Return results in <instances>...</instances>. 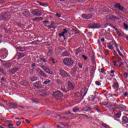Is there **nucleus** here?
Here are the masks:
<instances>
[{
    "instance_id": "nucleus-1",
    "label": "nucleus",
    "mask_w": 128,
    "mask_h": 128,
    "mask_svg": "<svg viewBox=\"0 0 128 128\" xmlns=\"http://www.w3.org/2000/svg\"><path fill=\"white\" fill-rule=\"evenodd\" d=\"M74 60L70 58H65L63 60V63L66 66H70L72 68V66H74Z\"/></svg>"
},
{
    "instance_id": "nucleus-2",
    "label": "nucleus",
    "mask_w": 128,
    "mask_h": 128,
    "mask_svg": "<svg viewBox=\"0 0 128 128\" xmlns=\"http://www.w3.org/2000/svg\"><path fill=\"white\" fill-rule=\"evenodd\" d=\"M64 96V94L60 90L56 91L53 93V98L58 100H60Z\"/></svg>"
},
{
    "instance_id": "nucleus-3",
    "label": "nucleus",
    "mask_w": 128,
    "mask_h": 128,
    "mask_svg": "<svg viewBox=\"0 0 128 128\" xmlns=\"http://www.w3.org/2000/svg\"><path fill=\"white\" fill-rule=\"evenodd\" d=\"M101 26L99 24L90 23L88 24V28H100Z\"/></svg>"
},
{
    "instance_id": "nucleus-4",
    "label": "nucleus",
    "mask_w": 128,
    "mask_h": 128,
    "mask_svg": "<svg viewBox=\"0 0 128 128\" xmlns=\"http://www.w3.org/2000/svg\"><path fill=\"white\" fill-rule=\"evenodd\" d=\"M59 72L60 76H63V78H70V74L63 69L60 70Z\"/></svg>"
},
{
    "instance_id": "nucleus-5",
    "label": "nucleus",
    "mask_w": 128,
    "mask_h": 128,
    "mask_svg": "<svg viewBox=\"0 0 128 128\" xmlns=\"http://www.w3.org/2000/svg\"><path fill=\"white\" fill-rule=\"evenodd\" d=\"M116 10H118L120 12H124V7L122 6L120 3H116L114 6Z\"/></svg>"
},
{
    "instance_id": "nucleus-6",
    "label": "nucleus",
    "mask_w": 128,
    "mask_h": 128,
    "mask_svg": "<svg viewBox=\"0 0 128 128\" xmlns=\"http://www.w3.org/2000/svg\"><path fill=\"white\" fill-rule=\"evenodd\" d=\"M34 86L38 89L42 88V82L40 81L36 82L34 84Z\"/></svg>"
},
{
    "instance_id": "nucleus-7",
    "label": "nucleus",
    "mask_w": 128,
    "mask_h": 128,
    "mask_svg": "<svg viewBox=\"0 0 128 128\" xmlns=\"http://www.w3.org/2000/svg\"><path fill=\"white\" fill-rule=\"evenodd\" d=\"M19 70L20 68L18 67H14L13 68L8 70V72H9L10 74H14V73L16 72Z\"/></svg>"
},
{
    "instance_id": "nucleus-8",
    "label": "nucleus",
    "mask_w": 128,
    "mask_h": 128,
    "mask_svg": "<svg viewBox=\"0 0 128 128\" xmlns=\"http://www.w3.org/2000/svg\"><path fill=\"white\" fill-rule=\"evenodd\" d=\"M106 18L107 20H120V18H118V16H114L112 14H108L106 16Z\"/></svg>"
},
{
    "instance_id": "nucleus-9",
    "label": "nucleus",
    "mask_w": 128,
    "mask_h": 128,
    "mask_svg": "<svg viewBox=\"0 0 128 128\" xmlns=\"http://www.w3.org/2000/svg\"><path fill=\"white\" fill-rule=\"evenodd\" d=\"M40 68L43 70H44L46 72H47V74H53L52 72H51L50 70L48 68L44 66H41Z\"/></svg>"
},
{
    "instance_id": "nucleus-10",
    "label": "nucleus",
    "mask_w": 128,
    "mask_h": 128,
    "mask_svg": "<svg viewBox=\"0 0 128 128\" xmlns=\"http://www.w3.org/2000/svg\"><path fill=\"white\" fill-rule=\"evenodd\" d=\"M82 18H84V20H90V18H92V14H82Z\"/></svg>"
},
{
    "instance_id": "nucleus-11",
    "label": "nucleus",
    "mask_w": 128,
    "mask_h": 128,
    "mask_svg": "<svg viewBox=\"0 0 128 128\" xmlns=\"http://www.w3.org/2000/svg\"><path fill=\"white\" fill-rule=\"evenodd\" d=\"M68 89L69 90H74V88H76V87H74V84H72V82H70V81L68 82Z\"/></svg>"
},
{
    "instance_id": "nucleus-12",
    "label": "nucleus",
    "mask_w": 128,
    "mask_h": 128,
    "mask_svg": "<svg viewBox=\"0 0 128 128\" xmlns=\"http://www.w3.org/2000/svg\"><path fill=\"white\" fill-rule=\"evenodd\" d=\"M36 72H38L39 74L42 76H44V78L46 77V73L42 71V70L38 68L36 70Z\"/></svg>"
},
{
    "instance_id": "nucleus-13",
    "label": "nucleus",
    "mask_w": 128,
    "mask_h": 128,
    "mask_svg": "<svg viewBox=\"0 0 128 128\" xmlns=\"http://www.w3.org/2000/svg\"><path fill=\"white\" fill-rule=\"evenodd\" d=\"M12 62H10L9 63H5L3 64V66H4V68H6V70H8V68H10V66H12Z\"/></svg>"
},
{
    "instance_id": "nucleus-14",
    "label": "nucleus",
    "mask_w": 128,
    "mask_h": 128,
    "mask_svg": "<svg viewBox=\"0 0 128 128\" xmlns=\"http://www.w3.org/2000/svg\"><path fill=\"white\" fill-rule=\"evenodd\" d=\"M72 72L71 74L73 76V78H74V76H76V67H74L72 68Z\"/></svg>"
},
{
    "instance_id": "nucleus-15",
    "label": "nucleus",
    "mask_w": 128,
    "mask_h": 128,
    "mask_svg": "<svg viewBox=\"0 0 128 128\" xmlns=\"http://www.w3.org/2000/svg\"><path fill=\"white\" fill-rule=\"evenodd\" d=\"M49 30L50 28H56V26H54V23L53 22H52L50 25L48 26Z\"/></svg>"
},
{
    "instance_id": "nucleus-16",
    "label": "nucleus",
    "mask_w": 128,
    "mask_h": 128,
    "mask_svg": "<svg viewBox=\"0 0 128 128\" xmlns=\"http://www.w3.org/2000/svg\"><path fill=\"white\" fill-rule=\"evenodd\" d=\"M6 20V13L2 12L0 14V20Z\"/></svg>"
},
{
    "instance_id": "nucleus-17",
    "label": "nucleus",
    "mask_w": 128,
    "mask_h": 128,
    "mask_svg": "<svg viewBox=\"0 0 128 128\" xmlns=\"http://www.w3.org/2000/svg\"><path fill=\"white\" fill-rule=\"evenodd\" d=\"M10 106H11V108H18V105H16V104H14V102H12L10 103Z\"/></svg>"
},
{
    "instance_id": "nucleus-18",
    "label": "nucleus",
    "mask_w": 128,
    "mask_h": 128,
    "mask_svg": "<svg viewBox=\"0 0 128 128\" xmlns=\"http://www.w3.org/2000/svg\"><path fill=\"white\" fill-rule=\"evenodd\" d=\"M122 122L124 124H128V118L126 116H124L122 117Z\"/></svg>"
},
{
    "instance_id": "nucleus-19",
    "label": "nucleus",
    "mask_w": 128,
    "mask_h": 128,
    "mask_svg": "<svg viewBox=\"0 0 128 128\" xmlns=\"http://www.w3.org/2000/svg\"><path fill=\"white\" fill-rule=\"evenodd\" d=\"M22 14H24V16H30V12L24 10L23 12H22Z\"/></svg>"
},
{
    "instance_id": "nucleus-20",
    "label": "nucleus",
    "mask_w": 128,
    "mask_h": 128,
    "mask_svg": "<svg viewBox=\"0 0 128 128\" xmlns=\"http://www.w3.org/2000/svg\"><path fill=\"white\" fill-rule=\"evenodd\" d=\"M17 50L19 52H24V50H26V48L22 46L18 47Z\"/></svg>"
},
{
    "instance_id": "nucleus-21",
    "label": "nucleus",
    "mask_w": 128,
    "mask_h": 128,
    "mask_svg": "<svg viewBox=\"0 0 128 128\" xmlns=\"http://www.w3.org/2000/svg\"><path fill=\"white\" fill-rule=\"evenodd\" d=\"M0 72H2V74H3L6 76V72L4 69V68H2V67H0Z\"/></svg>"
},
{
    "instance_id": "nucleus-22",
    "label": "nucleus",
    "mask_w": 128,
    "mask_h": 128,
    "mask_svg": "<svg viewBox=\"0 0 128 128\" xmlns=\"http://www.w3.org/2000/svg\"><path fill=\"white\" fill-rule=\"evenodd\" d=\"M114 88H118V83L114 82L112 85Z\"/></svg>"
},
{
    "instance_id": "nucleus-23",
    "label": "nucleus",
    "mask_w": 128,
    "mask_h": 128,
    "mask_svg": "<svg viewBox=\"0 0 128 128\" xmlns=\"http://www.w3.org/2000/svg\"><path fill=\"white\" fill-rule=\"evenodd\" d=\"M24 56H26V54L24 53H18V57L19 58H24Z\"/></svg>"
},
{
    "instance_id": "nucleus-24",
    "label": "nucleus",
    "mask_w": 128,
    "mask_h": 128,
    "mask_svg": "<svg viewBox=\"0 0 128 128\" xmlns=\"http://www.w3.org/2000/svg\"><path fill=\"white\" fill-rule=\"evenodd\" d=\"M62 56H70V54H68V52L64 51V52H62Z\"/></svg>"
},
{
    "instance_id": "nucleus-25",
    "label": "nucleus",
    "mask_w": 128,
    "mask_h": 128,
    "mask_svg": "<svg viewBox=\"0 0 128 128\" xmlns=\"http://www.w3.org/2000/svg\"><path fill=\"white\" fill-rule=\"evenodd\" d=\"M120 113L117 112L115 114L114 117L116 118H120Z\"/></svg>"
},
{
    "instance_id": "nucleus-26",
    "label": "nucleus",
    "mask_w": 128,
    "mask_h": 128,
    "mask_svg": "<svg viewBox=\"0 0 128 128\" xmlns=\"http://www.w3.org/2000/svg\"><path fill=\"white\" fill-rule=\"evenodd\" d=\"M72 32H74V34H80V31L78 29L76 30L74 28H72Z\"/></svg>"
},
{
    "instance_id": "nucleus-27",
    "label": "nucleus",
    "mask_w": 128,
    "mask_h": 128,
    "mask_svg": "<svg viewBox=\"0 0 128 128\" xmlns=\"http://www.w3.org/2000/svg\"><path fill=\"white\" fill-rule=\"evenodd\" d=\"M76 55L78 54H80V52H82V50H80V48L76 49Z\"/></svg>"
},
{
    "instance_id": "nucleus-28",
    "label": "nucleus",
    "mask_w": 128,
    "mask_h": 128,
    "mask_svg": "<svg viewBox=\"0 0 128 128\" xmlns=\"http://www.w3.org/2000/svg\"><path fill=\"white\" fill-rule=\"evenodd\" d=\"M31 82H34L38 80L37 76H34L30 78Z\"/></svg>"
},
{
    "instance_id": "nucleus-29",
    "label": "nucleus",
    "mask_w": 128,
    "mask_h": 128,
    "mask_svg": "<svg viewBox=\"0 0 128 128\" xmlns=\"http://www.w3.org/2000/svg\"><path fill=\"white\" fill-rule=\"evenodd\" d=\"M101 124L104 128H110V127L108 125V124H106L104 123H102Z\"/></svg>"
},
{
    "instance_id": "nucleus-30",
    "label": "nucleus",
    "mask_w": 128,
    "mask_h": 128,
    "mask_svg": "<svg viewBox=\"0 0 128 128\" xmlns=\"http://www.w3.org/2000/svg\"><path fill=\"white\" fill-rule=\"evenodd\" d=\"M51 82V81L50 80H48V79H47L46 81H44V82H43V84H50Z\"/></svg>"
},
{
    "instance_id": "nucleus-31",
    "label": "nucleus",
    "mask_w": 128,
    "mask_h": 128,
    "mask_svg": "<svg viewBox=\"0 0 128 128\" xmlns=\"http://www.w3.org/2000/svg\"><path fill=\"white\" fill-rule=\"evenodd\" d=\"M36 4L38 6H44V3H42V2L38 1L36 2Z\"/></svg>"
},
{
    "instance_id": "nucleus-32",
    "label": "nucleus",
    "mask_w": 128,
    "mask_h": 128,
    "mask_svg": "<svg viewBox=\"0 0 128 128\" xmlns=\"http://www.w3.org/2000/svg\"><path fill=\"white\" fill-rule=\"evenodd\" d=\"M72 110L74 112H78V110H80V108H75L72 109Z\"/></svg>"
},
{
    "instance_id": "nucleus-33",
    "label": "nucleus",
    "mask_w": 128,
    "mask_h": 128,
    "mask_svg": "<svg viewBox=\"0 0 128 128\" xmlns=\"http://www.w3.org/2000/svg\"><path fill=\"white\" fill-rule=\"evenodd\" d=\"M64 114H70L71 116H74V114L72 113L70 111H66L64 113Z\"/></svg>"
},
{
    "instance_id": "nucleus-34",
    "label": "nucleus",
    "mask_w": 128,
    "mask_h": 128,
    "mask_svg": "<svg viewBox=\"0 0 128 128\" xmlns=\"http://www.w3.org/2000/svg\"><path fill=\"white\" fill-rule=\"evenodd\" d=\"M108 48H110V50L114 49V48L112 47V44H110V43L108 44Z\"/></svg>"
},
{
    "instance_id": "nucleus-35",
    "label": "nucleus",
    "mask_w": 128,
    "mask_h": 128,
    "mask_svg": "<svg viewBox=\"0 0 128 128\" xmlns=\"http://www.w3.org/2000/svg\"><path fill=\"white\" fill-rule=\"evenodd\" d=\"M5 18H6H6H10L11 16H10V15L5 13Z\"/></svg>"
},
{
    "instance_id": "nucleus-36",
    "label": "nucleus",
    "mask_w": 128,
    "mask_h": 128,
    "mask_svg": "<svg viewBox=\"0 0 128 128\" xmlns=\"http://www.w3.org/2000/svg\"><path fill=\"white\" fill-rule=\"evenodd\" d=\"M61 90L63 92H68V90H66V88H64L63 87H62Z\"/></svg>"
},
{
    "instance_id": "nucleus-37",
    "label": "nucleus",
    "mask_w": 128,
    "mask_h": 128,
    "mask_svg": "<svg viewBox=\"0 0 128 128\" xmlns=\"http://www.w3.org/2000/svg\"><path fill=\"white\" fill-rule=\"evenodd\" d=\"M58 36H60V38H62V36H63L64 40H66V36L64 35L62 33L59 34Z\"/></svg>"
},
{
    "instance_id": "nucleus-38",
    "label": "nucleus",
    "mask_w": 128,
    "mask_h": 128,
    "mask_svg": "<svg viewBox=\"0 0 128 128\" xmlns=\"http://www.w3.org/2000/svg\"><path fill=\"white\" fill-rule=\"evenodd\" d=\"M16 126H20V124H22V122L20 120L16 122Z\"/></svg>"
},
{
    "instance_id": "nucleus-39",
    "label": "nucleus",
    "mask_w": 128,
    "mask_h": 128,
    "mask_svg": "<svg viewBox=\"0 0 128 128\" xmlns=\"http://www.w3.org/2000/svg\"><path fill=\"white\" fill-rule=\"evenodd\" d=\"M62 118H64V120H70V118H68V117H60V119L62 120Z\"/></svg>"
},
{
    "instance_id": "nucleus-40",
    "label": "nucleus",
    "mask_w": 128,
    "mask_h": 128,
    "mask_svg": "<svg viewBox=\"0 0 128 128\" xmlns=\"http://www.w3.org/2000/svg\"><path fill=\"white\" fill-rule=\"evenodd\" d=\"M123 24H124V28H126V30H128V24H126V23H124Z\"/></svg>"
},
{
    "instance_id": "nucleus-41",
    "label": "nucleus",
    "mask_w": 128,
    "mask_h": 128,
    "mask_svg": "<svg viewBox=\"0 0 128 128\" xmlns=\"http://www.w3.org/2000/svg\"><path fill=\"white\" fill-rule=\"evenodd\" d=\"M40 60H41V62H46V60L44 58H40Z\"/></svg>"
},
{
    "instance_id": "nucleus-42",
    "label": "nucleus",
    "mask_w": 128,
    "mask_h": 128,
    "mask_svg": "<svg viewBox=\"0 0 128 128\" xmlns=\"http://www.w3.org/2000/svg\"><path fill=\"white\" fill-rule=\"evenodd\" d=\"M63 32H64V34H68V29H66V28H64L63 30Z\"/></svg>"
},
{
    "instance_id": "nucleus-43",
    "label": "nucleus",
    "mask_w": 128,
    "mask_h": 128,
    "mask_svg": "<svg viewBox=\"0 0 128 128\" xmlns=\"http://www.w3.org/2000/svg\"><path fill=\"white\" fill-rule=\"evenodd\" d=\"M117 52L119 54L120 56H122V52H120V49H118V48H117Z\"/></svg>"
},
{
    "instance_id": "nucleus-44",
    "label": "nucleus",
    "mask_w": 128,
    "mask_h": 128,
    "mask_svg": "<svg viewBox=\"0 0 128 128\" xmlns=\"http://www.w3.org/2000/svg\"><path fill=\"white\" fill-rule=\"evenodd\" d=\"M88 12H94V8H90L88 9Z\"/></svg>"
},
{
    "instance_id": "nucleus-45",
    "label": "nucleus",
    "mask_w": 128,
    "mask_h": 128,
    "mask_svg": "<svg viewBox=\"0 0 128 128\" xmlns=\"http://www.w3.org/2000/svg\"><path fill=\"white\" fill-rule=\"evenodd\" d=\"M86 108L87 110H92V108H90V106H86Z\"/></svg>"
},
{
    "instance_id": "nucleus-46",
    "label": "nucleus",
    "mask_w": 128,
    "mask_h": 128,
    "mask_svg": "<svg viewBox=\"0 0 128 128\" xmlns=\"http://www.w3.org/2000/svg\"><path fill=\"white\" fill-rule=\"evenodd\" d=\"M110 26H111L112 28H114V30H118V28H116V26L110 24Z\"/></svg>"
},
{
    "instance_id": "nucleus-47",
    "label": "nucleus",
    "mask_w": 128,
    "mask_h": 128,
    "mask_svg": "<svg viewBox=\"0 0 128 128\" xmlns=\"http://www.w3.org/2000/svg\"><path fill=\"white\" fill-rule=\"evenodd\" d=\"M108 52H110V51L108 50H105V54L106 56H108Z\"/></svg>"
},
{
    "instance_id": "nucleus-48",
    "label": "nucleus",
    "mask_w": 128,
    "mask_h": 128,
    "mask_svg": "<svg viewBox=\"0 0 128 128\" xmlns=\"http://www.w3.org/2000/svg\"><path fill=\"white\" fill-rule=\"evenodd\" d=\"M96 96L92 95L91 96L92 100V101L94 100V98H96Z\"/></svg>"
},
{
    "instance_id": "nucleus-49",
    "label": "nucleus",
    "mask_w": 128,
    "mask_h": 128,
    "mask_svg": "<svg viewBox=\"0 0 128 128\" xmlns=\"http://www.w3.org/2000/svg\"><path fill=\"white\" fill-rule=\"evenodd\" d=\"M78 66L80 68H82V63H78Z\"/></svg>"
},
{
    "instance_id": "nucleus-50",
    "label": "nucleus",
    "mask_w": 128,
    "mask_h": 128,
    "mask_svg": "<svg viewBox=\"0 0 128 128\" xmlns=\"http://www.w3.org/2000/svg\"><path fill=\"white\" fill-rule=\"evenodd\" d=\"M128 74L127 72H125L124 73V74H123V76L124 78H128Z\"/></svg>"
},
{
    "instance_id": "nucleus-51",
    "label": "nucleus",
    "mask_w": 128,
    "mask_h": 128,
    "mask_svg": "<svg viewBox=\"0 0 128 128\" xmlns=\"http://www.w3.org/2000/svg\"><path fill=\"white\" fill-rule=\"evenodd\" d=\"M95 84H96L97 86H100V82H98V81H96V82H95Z\"/></svg>"
},
{
    "instance_id": "nucleus-52",
    "label": "nucleus",
    "mask_w": 128,
    "mask_h": 128,
    "mask_svg": "<svg viewBox=\"0 0 128 128\" xmlns=\"http://www.w3.org/2000/svg\"><path fill=\"white\" fill-rule=\"evenodd\" d=\"M82 57L84 59L86 60H88V56H84V55H82Z\"/></svg>"
},
{
    "instance_id": "nucleus-53",
    "label": "nucleus",
    "mask_w": 128,
    "mask_h": 128,
    "mask_svg": "<svg viewBox=\"0 0 128 128\" xmlns=\"http://www.w3.org/2000/svg\"><path fill=\"white\" fill-rule=\"evenodd\" d=\"M56 16L58 18H62V15L58 13H56Z\"/></svg>"
},
{
    "instance_id": "nucleus-54",
    "label": "nucleus",
    "mask_w": 128,
    "mask_h": 128,
    "mask_svg": "<svg viewBox=\"0 0 128 128\" xmlns=\"http://www.w3.org/2000/svg\"><path fill=\"white\" fill-rule=\"evenodd\" d=\"M32 14H34V16L36 15V11H34V10L32 11Z\"/></svg>"
},
{
    "instance_id": "nucleus-55",
    "label": "nucleus",
    "mask_w": 128,
    "mask_h": 128,
    "mask_svg": "<svg viewBox=\"0 0 128 128\" xmlns=\"http://www.w3.org/2000/svg\"><path fill=\"white\" fill-rule=\"evenodd\" d=\"M56 82L58 84H62V82H60V80H56Z\"/></svg>"
},
{
    "instance_id": "nucleus-56",
    "label": "nucleus",
    "mask_w": 128,
    "mask_h": 128,
    "mask_svg": "<svg viewBox=\"0 0 128 128\" xmlns=\"http://www.w3.org/2000/svg\"><path fill=\"white\" fill-rule=\"evenodd\" d=\"M48 54H50V56H52V50H48Z\"/></svg>"
},
{
    "instance_id": "nucleus-57",
    "label": "nucleus",
    "mask_w": 128,
    "mask_h": 128,
    "mask_svg": "<svg viewBox=\"0 0 128 128\" xmlns=\"http://www.w3.org/2000/svg\"><path fill=\"white\" fill-rule=\"evenodd\" d=\"M114 44H115L116 48H118V44H116V42H114Z\"/></svg>"
},
{
    "instance_id": "nucleus-58",
    "label": "nucleus",
    "mask_w": 128,
    "mask_h": 128,
    "mask_svg": "<svg viewBox=\"0 0 128 128\" xmlns=\"http://www.w3.org/2000/svg\"><path fill=\"white\" fill-rule=\"evenodd\" d=\"M26 122L27 124H30V120L26 119Z\"/></svg>"
},
{
    "instance_id": "nucleus-59",
    "label": "nucleus",
    "mask_w": 128,
    "mask_h": 128,
    "mask_svg": "<svg viewBox=\"0 0 128 128\" xmlns=\"http://www.w3.org/2000/svg\"><path fill=\"white\" fill-rule=\"evenodd\" d=\"M119 106L120 108H124V106L123 104H120Z\"/></svg>"
},
{
    "instance_id": "nucleus-60",
    "label": "nucleus",
    "mask_w": 128,
    "mask_h": 128,
    "mask_svg": "<svg viewBox=\"0 0 128 128\" xmlns=\"http://www.w3.org/2000/svg\"><path fill=\"white\" fill-rule=\"evenodd\" d=\"M36 16H42V14L38 13V12L36 13Z\"/></svg>"
},
{
    "instance_id": "nucleus-61",
    "label": "nucleus",
    "mask_w": 128,
    "mask_h": 128,
    "mask_svg": "<svg viewBox=\"0 0 128 128\" xmlns=\"http://www.w3.org/2000/svg\"><path fill=\"white\" fill-rule=\"evenodd\" d=\"M38 20V17H36L34 19H33V22H34L36 20Z\"/></svg>"
},
{
    "instance_id": "nucleus-62",
    "label": "nucleus",
    "mask_w": 128,
    "mask_h": 128,
    "mask_svg": "<svg viewBox=\"0 0 128 128\" xmlns=\"http://www.w3.org/2000/svg\"><path fill=\"white\" fill-rule=\"evenodd\" d=\"M114 66H116V61H113Z\"/></svg>"
},
{
    "instance_id": "nucleus-63",
    "label": "nucleus",
    "mask_w": 128,
    "mask_h": 128,
    "mask_svg": "<svg viewBox=\"0 0 128 128\" xmlns=\"http://www.w3.org/2000/svg\"><path fill=\"white\" fill-rule=\"evenodd\" d=\"M114 55L116 56H118V53H116V51H114Z\"/></svg>"
},
{
    "instance_id": "nucleus-64",
    "label": "nucleus",
    "mask_w": 128,
    "mask_h": 128,
    "mask_svg": "<svg viewBox=\"0 0 128 128\" xmlns=\"http://www.w3.org/2000/svg\"><path fill=\"white\" fill-rule=\"evenodd\" d=\"M36 63H32V68H34V66H36Z\"/></svg>"
}]
</instances>
